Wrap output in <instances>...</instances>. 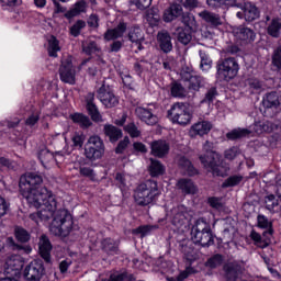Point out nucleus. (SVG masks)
<instances>
[{"instance_id": "1", "label": "nucleus", "mask_w": 281, "mask_h": 281, "mask_svg": "<svg viewBox=\"0 0 281 281\" xmlns=\"http://www.w3.org/2000/svg\"><path fill=\"white\" fill-rule=\"evenodd\" d=\"M40 204L31 205V207L41 209L36 213L30 214L31 221L38 225L40 222L49 221L53 218L50 224V232L54 236H63L64 238L69 236L74 227V220L71 218V214L69 211L65 209L58 210V202H56V198L43 199L40 200Z\"/></svg>"}, {"instance_id": "2", "label": "nucleus", "mask_w": 281, "mask_h": 281, "mask_svg": "<svg viewBox=\"0 0 281 281\" xmlns=\"http://www.w3.org/2000/svg\"><path fill=\"white\" fill-rule=\"evenodd\" d=\"M42 183L43 176L36 172H29L20 178V192L29 205L38 206L41 204L40 201H43V199H56L52 191H48L45 187H41Z\"/></svg>"}, {"instance_id": "3", "label": "nucleus", "mask_w": 281, "mask_h": 281, "mask_svg": "<svg viewBox=\"0 0 281 281\" xmlns=\"http://www.w3.org/2000/svg\"><path fill=\"white\" fill-rule=\"evenodd\" d=\"M205 154L200 155L199 159L207 170V172H212L213 177H225V172L221 170V155L214 151V143L210 140H205L202 147Z\"/></svg>"}, {"instance_id": "4", "label": "nucleus", "mask_w": 281, "mask_h": 281, "mask_svg": "<svg viewBox=\"0 0 281 281\" xmlns=\"http://www.w3.org/2000/svg\"><path fill=\"white\" fill-rule=\"evenodd\" d=\"M157 196H159V186L155 180H146L134 190V201L137 205H140V207L150 205Z\"/></svg>"}, {"instance_id": "5", "label": "nucleus", "mask_w": 281, "mask_h": 281, "mask_svg": "<svg viewBox=\"0 0 281 281\" xmlns=\"http://www.w3.org/2000/svg\"><path fill=\"white\" fill-rule=\"evenodd\" d=\"M191 238L195 245H201V247H212L214 245L212 228L203 220L196 221L191 231Z\"/></svg>"}, {"instance_id": "6", "label": "nucleus", "mask_w": 281, "mask_h": 281, "mask_svg": "<svg viewBox=\"0 0 281 281\" xmlns=\"http://www.w3.org/2000/svg\"><path fill=\"white\" fill-rule=\"evenodd\" d=\"M106 147L104 146V140L99 135H92L89 137L87 144L85 145V157L89 161H98L104 157Z\"/></svg>"}, {"instance_id": "7", "label": "nucleus", "mask_w": 281, "mask_h": 281, "mask_svg": "<svg viewBox=\"0 0 281 281\" xmlns=\"http://www.w3.org/2000/svg\"><path fill=\"white\" fill-rule=\"evenodd\" d=\"M167 117H169L173 124H179L180 126H188V124L192 122V114L188 105L183 102L173 103L167 112Z\"/></svg>"}, {"instance_id": "8", "label": "nucleus", "mask_w": 281, "mask_h": 281, "mask_svg": "<svg viewBox=\"0 0 281 281\" xmlns=\"http://www.w3.org/2000/svg\"><path fill=\"white\" fill-rule=\"evenodd\" d=\"M216 69L217 78H220V80L229 82V80H234V78L238 76L239 66L238 61H236V58L229 57L218 61Z\"/></svg>"}, {"instance_id": "9", "label": "nucleus", "mask_w": 281, "mask_h": 281, "mask_svg": "<svg viewBox=\"0 0 281 281\" xmlns=\"http://www.w3.org/2000/svg\"><path fill=\"white\" fill-rule=\"evenodd\" d=\"M262 106L265 117H276L280 110V95L276 91L266 93L262 97Z\"/></svg>"}, {"instance_id": "10", "label": "nucleus", "mask_w": 281, "mask_h": 281, "mask_svg": "<svg viewBox=\"0 0 281 281\" xmlns=\"http://www.w3.org/2000/svg\"><path fill=\"white\" fill-rule=\"evenodd\" d=\"M97 98L105 109H113V106L120 104V99L115 95V91L105 82L97 90Z\"/></svg>"}, {"instance_id": "11", "label": "nucleus", "mask_w": 281, "mask_h": 281, "mask_svg": "<svg viewBox=\"0 0 281 281\" xmlns=\"http://www.w3.org/2000/svg\"><path fill=\"white\" fill-rule=\"evenodd\" d=\"M23 276L27 281H41L43 276H45V265L43 260L35 259L31 261L23 271Z\"/></svg>"}, {"instance_id": "12", "label": "nucleus", "mask_w": 281, "mask_h": 281, "mask_svg": "<svg viewBox=\"0 0 281 281\" xmlns=\"http://www.w3.org/2000/svg\"><path fill=\"white\" fill-rule=\"evenodd\" d=\"M59 78L61 82H65L66 85H76V68L74 67L71 57H65L61 59Z\"/></svg>"}, {"instance_id": "13", "label": "nucleus", "mask_w": 281, "mask_h": 281, "mask_svg": "<svg viewBox=\"0 0 281 281\" xmlns=\"http://www.w3.org/2000/svg\"><path fill=\"white\" fill-rule=\"evenodd\" d=\"M25 261L19 255H13L9 257L4 263V276L18 277L21 276V271Z\"/></svg>"}, {"instance_id": "14", "label": "nucleus", "mask_w": 281, "mask_h": 281, "mask_svg": "<svg viewBox=\"0 0 281 281\" xmlns=\"http://www.w3.org/2000/svg\"><path fill=\"white\" fill-rule=\"evenodd\" d=\"M167 216L175 227H183L188 222V209L184 205L175 206L170 210Z\"/></svg>"}, {"instance_id": "15", "label": "nucleus", "mask_w": 281, "mask_h": 281, "mask_svg": "<svg viewBox=\"0 0 281 281\" xmlns=\"http://www.w3.org/2000/svg\"><path fill=\"white\" fill-rule=\"evenodd\" d=\"M135 115L140 122L146 123L147 126H155V124L159 122V117L155 114V110L149 106H137L135 109Z\"/></svg>"}, {"instance_id": "16", "label": "nucleus", "mask_w": 281, "mask_h": 281, "mask_svg": "<svg viewBox=\"0 0 281 281\" xmlns=\"http://www.w3.org/2000/svg\"><path fill=\"white\" fill-rule=\"evenodd\" d=\"M86 109L92 122H102V114L95 104V92H88L85 95Z\"/></svg>"}, {"instance_id": "17", "label": "nucleus", "mask_w": 281, "mask_h": 281, "mask_svg": "<svg viewBox=\"0 0 281 281\" xmlns=\"http://www.w3.org/2000/svg\"><path fill=\"white\" fill-rule=\"evenodd\" d=\"M213 125L210 121H199L194 123L190 131V137H204V135H209L210 131H212Z\"/></svg>"}, {"instance_id": "18", "label": "nucleus", "mask_w": 281, "mask_h": 281, "mask_svg": "<svg viewBox=\"0 0 281 281\" xmlns=\"http://www.w3.org/2000/svg\"><path fill=\"white\" fill-rule=\"evenodd\" d=\"M128 29V24L124 21H120L116 27L108 29L103 34L104 41H117V38H122Z\"/></svg>"}, {"instance_id": "19", "label": "nucleus", "mask_w": 281, "mask_h": 281, "mask_svg": "<svg viewBox=\"0 0 281 281\" xmlns=\"http://www.w3.org/2000/svg\"><path fill=\"white\" fill-rule=\"evenodd\" d=\"M52 249L53 247L52 241H49V237H47V235H42L38 241V251L41 258H43L45 262H52Z\"/></svg>"}, {"instance_id": "20", "label": "nucleus", "mask_w": 281, "mask_h": 281, "mask_svg": "<svg viewBox=\"0 0 281 281\" xmlns=\"http://www.w3.org/2000/svg\"><path fill=\"white\" fill-rule=\"evenodd\" d=\"M150 148L151 155H154V157H158L159 159H164V157L170 153V144L161 139L151 142Z\"/></svg>"}, {"instance_id": "21", "label": "nucleus", "mask_w": 281, "mask_h": 281, "mask_svg": "<svg viewBox=\"0 0 281 281\" xmlns=\"http://www.w3.org/2000/svg\"><path fill=\"white\" fill-rule=\"evenodd\" d=\"M157 43L164 54H170V50L172 49V36H170L168 31L162 30L157 33Z\"/></svg>"}, {"instance_id": "22", "label": "nucleus", "mask_w": 281, "mask_h": 281, "mask_svg": "<svg viewBox=\"0 0 281 281\" xmlns=\"http://www.w3.org/2000/svg\"><path fill=\"white\" fill-rule=\"evenodd\" d=\"M127 38L128 41H131V43H135L136 45H138L137 48L140 52L142 49H144V46L142 45V43H144L145 41L144 31H142V27H139V25H133L130 27Z\"/></svg>"}, {"instance_id": "23", "label": "nucleus", "mask_w": 281, "mask_h": 281, "mask_svg": "<svg viewBox=\"0 0 281 281\" xmlns=\"http://www.w3.org/2000/svg\"><path fill=\"white\" fill-rule=\"evenodd\" d=\"M206 4L212 10H229V8H240L238 0H206Z\"/></svg>"}, {"instance_id": "24", "label": "nucleus", "mask_w": 281, "mask_h": 281, "mask_svg": "<svg viewBox=\"0 0 281 281\" xmlns=\"http://www.w3.org/2000/svg\"><path fill=\"white\" fill-rule=\"evenodd\" d=\"M235 36L243 43H254L256 41V32L245 25H240L235 30Z\"/></svg>"}, {"instance_id": "25", "label": "nucleus", "mask_w": 281, "mask_h": 281, "mask_svg": "<svg viewBox=\"0 0 281 281\" xmlns=\"http://www.w3.org/2000/svg\"><path fill=\"white\" fill-rule=\"evenodd\" d=\"M103 134L105 135V137L109 138V142L111 144H116V142H120V139H122V136L124 135L122 128L112 124H105L103 126Z\"/></svg>"}, {"instance_id": "26", "label": "nucleus", "mask_w": 281, "mask_h": 281, "mask_svg": "<svg viewBox=\"0 0 281 281\" xmlns=\"http://www.w3.org/2000/svg\"><path fill=\"white\" fill-rule=\"evenodd\" d=\"M183 7L181 4H171L168 9L164 12V21L165 23H170L175 21V19H179V16H183Z\"/></svg>"}, {"instance_id": "27", "label": "nucleus", "mask_w": 281, "mask_h": 281, "mask_svg": "<svg viewBox=\"0 0 281 281\" xmlns=\"http://www.w3.org/2000/svg\"><path fill=\"white\" fill-rule=\"evenodd\" d=\"M178 190L181 191L182 194H196L198 188L196 184H194V181L190 178H181L177 182Z\"/></svg>"}, {"instance_id": "28", "label": "nucleus", "mask_w": 281, "mask_h": 281, "mask_svg": "<svg viewBox=\"0 0 281 281\" xmlns=\"http://www.w3.org/2000/svg\"><path fill=\"white\" fill-rule=\"evenodd\" d=\"M101 249L102 251L108 254V256H116L117 254H120V241L110 237L104 238L101 241Z\"/></svg>"}, {"instance_id": "29", "label": "nucleus", "mask_w": 281, "mask_h": 281, "mask_svg": "<svg viewBox=\"0 0 281 281\" xmlns=\"http://www.w3.org/2000/svg\"><path fill=\"white\" fill-rule=\"evenodd\" d=\"M199 18L204 20L211 27H218L223 25V20H221V15L214 13L212 11L204 10L199 13Z\"/></svg>"}, {"instance_id": "30", "label": "nucleus", "mask_w": 281, "mask_h": 281, "mask_svg": "<svg viewBox=\"0 0 281 281\" xmlns=\"http://www.w3.org/2000/svg\"><path fill=\"white\" fill-rule=\"evenodd\" d=\"M226 281H246L243 280V270L240 265L231 262L226 269Z\"/></svg>"}, {"instance_id": "31", "label": "nucleus", "mask_w": 281, "mask_h": 281, "mask_svg": "<svg viewBox=\"0 0 281 281\" xmlns=\"http://www.w3.org/2000/svg\"><path fill=\"white\" fill-rule=\"evenodd\" d=\"M246 87L249 93L260 95L265 91V82L256 77H250L246 80Z\"/></svg>"}, {"instance_id": "32", "label": "nucleus", "mask_w": 281, "mask_h": 281, "mask_svg": "<svg viewBox=\"0 0 281 281\" xmlns=\"http://www.w3.org/2000/svg\"><path fill=\"white\" fill-rule=\"evenodd\" d=\"M244 19L248 23H251L252 21H256V19H260V10H258V7L251 2H247L244 5Z\"/></svg>"}, {"instance_id": "33", "label": "nucleus", "mask_w": 281, "mask_h": 281, "mask_svg": "<svg viewBox=\"0 0 281 281\" xmlns=\"http://www.w3.org/2000/svg\"><path fill=\"white\" fill-rule=\"evenodd\" d=\"M181 23L184 25L183 30L189 32H196L199 24H196V18L190 12H184L180 18Z\"/></svg>"}, {"instance_id": "34", "label": "nucleus", "mask_w": 281, "mask_h": 281, "mask_svg": "<svg viewBox=\"0 0 281 281\" xmlns=\"http://www.w3.org/2000/svg\"><path fill=\"white\" fill-rule=\"evenodd\" d=\"M179 167L181 168V170H183L184 173L188 175V177H195V175H199V169L194 168L192 161H190V159L184 156L180 157Z\"/></svg>"}, {"instance_id": "35", "label": "nucleus", "mask_w": 281, "mask_h": 281, "mask_svg": "<svg viewBox=\"0 0 281 281\" xmlns=\"http://www.w3.org/2000/svg\"><path fill=\"white\" fill-rule=\"evenodd\" d=\"M267 34L272 38H280L281 36V19L274 18L267 26Z\"/></svg>"}, {"instance_id": "36", "label": "nucleus", "mask_w": 281, "mask_h": 281, "mask_svg": "<svg viewBox=\"0 0 281 281\" xmlns=\"http://www.w3.org/2000/svg\"><path fill=\"white\" fill-rule=\"evenodd\" d=\"M70 120H72L75 124H79L81 128H89V126H93L91 119L82 113L71 114Z\"/></svg>"}, {"instance_id": "37", "label": "nucleus", "mask_w": 281, "mask_h": 281, "mask_svg": "<svg viewBox=\"0 0 281 281\" xmlns=\"http://www.w3.org/2000/svg\"><path fill=\"white\" fill-rule=\"evenodd\" d=\"M249 135H251V131L248 128H235L226 133V139L234 142L236 139H243V137H249Z\"/></svg>"}, {"instance_id": "38", "label": "nucleus", "mask_w": 281, "mask_h": 281, "mask_svg": "<svg viewBox=\"0 0 281 281\" xmlns=\"http://www.w3.org/2000/svg\"><path fill=\"white\" fill-rule=\"evenodd\" d=\"M216 98H218V90L216 87H211L204 93V98L200 101V104H207V106H212Z\"/></svg>"}, {"instance_id": "39", "label": "nucleus", "mask_w": 281, "mask_h": 281, "mask_svg": "<svg viewBox=\"0 0 281 281\" xmlns=\"http://www.w3.org/2000/svg\"><path fill=\"white\" fill-rule=\"evenodd\" d=\"M177 32L178 42L182 45H189V43L192 41V34H194V32H190L183 27H178Z\"/></svg>"}, {"instance_id": "40", "label": "nucleus", "mask_w": 281, "mask_h": 281, "mask_svg": "<svg viewBox=\"0 0 281 281\" xmlns=\"http://www.w3.org/2000/svg\"><path fill=\"white\" fill-rule=\"evenodd\" d=\"M166 172V168L159 160L150 159V166H149V175L151 177H159Z\"/></svg>"}, {"instance_id": "41", "label": "nucleus", "mask_w": 281, "mask_h": 281, "mask_svg": "<svg viewBox=\"0 0 281 281\" xmlns=\"http://www.w3.org/2000/svg\"><path fill=\"white\" fill-rule=\"evenodd\" d=\"M87 10V2L80 1L75 4L72 9L65 13L66 19H74V16H78L81 12H86Z\"/></svg>"}, {"instance_id": "42", "label": "nucleus", "mask_w": 281, "mask_h": 281, "mask_svg": "<svg viewBox=\"0 0 281 281\" xmlns=\"http://www.w3.org/2000/svg\"><path fill=\"white\" fill-rule=\"evenodd\" d=\"M257 223L258 227H260L261 229H268L263 234H269L270 236L273 235V223H271L267 216L258 215Z\"/></svg>"}, {"instance_id": "43", "label": "nucleus", "mask_w": 281, "mask_h": 281, "mask_svg": "<svg viewBox=\"0 0 281 281\" xmlns=\"http://www.w3.org/2000/svg\"><path fill=\"white\" fill-rule=\"evenodd\" d=\"M48 56L52 58H57L58 57V52H60V45L56 36L52 35L50 38L48 40Z\"/></svg>"}, {"instance_id": "44", "label": "nucleus", "mask_w": 281, "mask_h": 281, "mask_svg": "<svg viewBox=\"0 0 281 281\" xmlns=\"http://www.w3.org/2000/svg\"><path fill=\"white\" fill-rule=\"evenodd\" d=\"M170 92H171L172 98L182 99V98H186V95H188V90H186V88L177 81H173L171 83Z\"/></svg>"}, {"instance_id": "45", "label": "nucleus", "mask_w": 281, "mask_h": 281, "mask_svg": "<svg viewBox=\"0 0 281 281\" xmlns=\"http://www.w3.org/2000/svg\"><path fill=\"white\" fill-rule=\"evenodd\" d=\"M271 67L273 71H281V46H278L271 55Z\"/></svg>"}, {"instance_id": "46", "label": "nucleus", "mask_w": 281, "mask_h": 281, "mask_svg": "<svg viewBox=\"0 0 281 281\" xmlns=\"http://www.w3.org/2000/svg\"><path fill=\"white\" fill-rule=\"evenodd\" d=\"M82 49L87 56H92V54H100V52H102V48L95 41H89L88 43L83 44Z\"/></svg>"}, {"instance_id": "47", "label": "nucleus", "mask_w": 281, "mask_h": 281, "mask_svg": "<svg viewBox=\"0 0 281 281\" xmlns=\"http://www.w3.org/2000/svg\"><path fill=\"white\" fill-rule=\"evenodd\" d=\"M252 131L256 135H262V133H270L271 124L268 121L255 122Z\"/></svg>"}, {"instance_id": "48", "label": "nucleus", "mask_w": 281, "mask_h": 281, "mask_svg": "<svg viewBox=\"0 0 281 281\" xmlns=\"http://www.w3.org/2000/svg\"><path fill=\"white\" fill-rule=\"evenodd\" d=\"M38 159L42 166H47V164H52V161H54V154L49 151V149L43 148L38 151Z\"/></svg>"}, {"instance_id": "49", "label": "nucleus", "mask_w": 281, "mask_h": 281, "mask_svg": "<svg viewBox=\"0 0 281 281\" xmlns=\"http://www.w3.org/2000/svg\"><path fill=\"white\" fill-rule=\"evenodd\" d=\"M85 27H87V22H85V20H78L75 24H72L70 26L69 33L75 38H78V36H80V34H81L82 30H85Z\"/></svg>"}, {"instance_id": "50", "label": "nucleus", "mask_w": 281, "mask_h": 281, "mask_svg": "<svg viewBox=\"0 0 281 281\" xmlns=\"http://www.w3.org/2000/svg\"><path fill=\"white\" fill-rule=\"evenodd\" d=\"M223 255H213L211 258L206 260L205 267H207L209 269H216L217 267H221V265H223Z\"/></svg>"}, {"instance_id": "51", "label": "nucleus", "mask_w": 281, "mask_h": 281, "mask_svg": "<svg viewBox=\"0 0 281 281\" xmlns=\"http://www.w3.org/2000/svg\"><path fill=\"white\" fill-rule=\"evenodd\" d=\"M201 64L200 67L203 71H210L212 69V60L210 55L206 54L204 50H199Z\"/></svg>"}, {"instance_id": "52", "label": "nucleus", "mask_w": 281, "mask_h": 281, "mask_svg": "<svg viewBox=\"0 0 281 281\" xmlns=\"http://www.w3.org/2000/svg\"><path fill=\"white\" fill-rule=\"evenodd\" d=\"M115 183L120 188L121 192L128 190V177L124 173L117 172L115 175Z\"/></svg>"}, {"instance_id": "53", "label": "nucleus", "mask_w": 281, "mask_h": 281, "mask_svg": "<svg viewBox=\"0 0 281 281\" xmlns=\"http://www.w3.org/2000/svg\"><path fill=\"white\" fill-rule=\"evenodd\" d=\"M125 133H128L130 137L137 138L142 137V131L137 125H135V122L128 123L124 126Z\"/></svg>"}, {"instance_id": "54", "label": "nucleus", "mask_w": 281, "mask_h": 281, "mask_svg": "<svg viewBox=\"0 0 281 281\" xmlns=\"http://www.w3.org/2000/svg\"><path fill=\"white\" fill-rule=\"evenodd\" d=\"M203 85H205V80L203 79V77L196 75L195 72L193 78H191V80L189 81V89H192L193 91H199V89L203 87Z\"/></svg>"}, {"instance_id": "55", "label": "nucleus", "mask_w": 281, "mask_h": 281, "mask_svg": "<svg viewBox=\"0 0 281 281\" xmlns=\"http://www.w3.org/2000/svg\"><path fill=\"white\" fill-rule=\"evenodd\" d=\"M243 181V176L234 175L228 177L223 183L222 188H234Z\"/></svg>"}, {"instance_id": "56", "label": "nucleus", "mask_w": 281, "mask_h": 281, "mask_svg": "<svg viewBox=\"0 0 281 281\" xmlns=\"http://www.w3.org/2000/svg\"><path fill=\"white\" fill-rule=\"evenodd\" d=\"M15 238L19 243H29L31 235L25 228L18 227L15 228Z\"/></svg>"}, {"instance_id": "57", "label": "nucleus", "mask_w": 281, "mask_h": 281, "mask_svg": "<svg viewBox=\"0 0 281 281\" xmlns=\"http://www.w3.org/2000/svg\"><path fill=\"white\" fill-rule=\"evenodd\" d=\"M79 173L81 175V177H87L88 179H90V181H97L95 171L91 167H86L81 165L79 167Z\"/></svg>"}, {"instance_id": "58", "label": "nucleus", "mask_w": 281, "mask_h": 281, "mask_svg": "<svg viewBox=\"0 0 281 281\" xmlns=\"http://www.w3.org/2000/svg\"><path fill=\"white\" fill-rule=\"evenodd\" d=\"M150 69V63L148 60H140L134 64V71H136L137 76H142L144 71H148Z\"/></svg>"}, {"instance_id": "59", "label": "nucleus", "mask_w": 281, "mask_h": 281, "mask_svg": "<svg viewBox=\"0 0 281 281\" xmlns=\"http://www.w3.org/2000/svg\"><path fill=\"white\" fill-rule=\"evenodd\" d=\"M265 203H266L267 210H269L270 212H272V210H276V207H278V199H276L274 194L267 195L265 198Z\"/></svg>"}, {"instance_id": "60", "label": "nucleus", "mask_w": 281, "mask_h": 281, "mask_svg": "<svg viewBox=\"0 0 281 281\" xmlns=\"http://www.w3.org/2000/svg\"><path fill=\"white\" fill-rule=\"evenodd\" d=\"M131 144V138L128 136H125L124 139H122L116 148H115V154L116 155H123L126 148H128V145Z\"/></svg>"}, {"instance_id": "61", "label": "nucleus", "mask_w": 281, "mask_h": 281, "mask_svg": "<svg viewBox=\"0 0 281 281\" xmlns=\"http://www.w3.org/2000/svg\"><path fill=\"white\" fill-rule=\"evenodd\" d=\"M238 155H240V150L238 149V147H231L224 153V157L225 159H228V161H234V158L238 157Z\"/></svg>"}, {"instance_id": "62", "label": "nucleus", "mask_w": 281, "mask_h": 281, "mask_svg": "<svg viewBox=\"0 0 281 281\" xmlns=\"http://www.w3.org/2000/svg\"><path fill=\"white\" fill-rule=\"evenodd\" d=\"M87 23L93 30H98L100 27V16H98V14H95V13H92L88 18Z\"/></svg>"}, {"instance_id": "63", "label": "nucleus", "mask_w": 281, "mask_h": 281, "mask_svg": "<svg viewBox=\"0 0 281 281\" xmlns=\"http://www.w3.org/2000/svg\"><path fill=\"white\" fill-rule=\"evenodd\" d=\"M3 8H19L23 3L22 0H0Z\"/></svg>"}, {"instance_id": "64", "label": "nucleus", "mask_w": 281, "mask_h": 281, "mask_svg": "<svg viewBox=\"0 0 281 281\" xmlns=\"http://www.w3.org/2000/svg\"><path fill=\"white\" fill-rule=\"evenodd\" d=\"M137 10H147L153 4V0H134Z\"/></svg>"}]
</instances>
